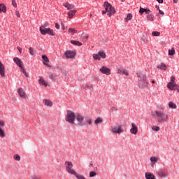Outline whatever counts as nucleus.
<instances>
[{
	"label": "nucleus",
	"instance_id": "f257e3e1",
	"mask_svg": "<svg viewBox=\"0 0 179 179\" xmlns=\"http://www.w3.org/2000/svg\"><path fill=\"white\" fill-rule=\"evenodd\" d=\"M154 117L157 120L158 124H163V122H167L170 115L167 114L164 110H156L153 113Z\"/></svg>",
	"mask_w": 179,
	"mask_h": 179
},
{
	"label": "nucleus",
	"instance_id": "f03ea898",
	"mask_svg": "<svg viewBox=\"0 0 179 179\" xmlns=\"http://www.w3.org/2000/svg\"><path fill=\"white\" fill-rule=\"evenodd\" d=\"M138 78V86L141 87V89H145L148 87V78L146 76L142 73H137Z\"/></svg>",
	"mask_w": 179,
	"mask_h": 179
},
{
	"label": "nucleus",
	"instance_id": "7ed1b4c3",
	"mask_svg": "<svg viewBox=\"0 0 179 179\" xmlns=\"http://www.w3.org/2000/svg\"><path fill=\"white\" fill-rule=\"evenodd\" d=\"M103 6L105 8V10L108 12V16H113V15L115 13V8L108 1L104 2Z\"/></svg>",
	"mask_w": 179,
	"mask_h": 179
},
{
	"label": "nucleus",
	"instance_id": "20e7f679",
	"mask_svg": "<svg viewBox=\"0 0 179 179\" xmlns=\"http://www.w3.org/2000/svg\"><path fill=\"white\" fill-rule=\"evenodd\" d=\"M44 27H45V25L40 27L39 30L41 31V34H42L43 36H45V34H49V36H55V33L54 30L50 28H44Z\"/></svg>",
	"mask_w": 179,
	"mask_h": 179
},
{
	"label": "nucleus",
	"instance_id": "39448f33",
	"mask_svg": "<svg viewBox=\"0 0 179 179\" xmlns=\"http://www.w3.org/2000/svg\"><path fill=\"white\" fill-rule=\"evenodd\" d=\"M176 78L174 76L171 77V82L168 83L167 87L170 90H177L179 92L178 85L176 83Z\"/></svg>",
	"mask_w": 179,
	"mask_h": 179
},
{
	"label": "nucleus",
	"instance_id": "423d86ee",
	"mask_svg": "<svg viewBox=\"0 0 179 179\" xmlns=\"http://www.w3.org/2000/svg\"><path fill=\"white\" fill-rule=\"evenodd\" d=\"M13 61H14V62H15L17 66H19V68H20L22 72L27 78V76H29L27 75L26 70H24V68H23V62L22 60H20V59H19L18 57H14Z\"/></svg>",
	"mask_w": 179,
	"mask_h": 179
},
{
	"label": "nucleus",
	"instance_id": "0eeeda50",
	"mask_svg": "<svg viewBox=\"0 0 179 179\" xmlns=\"http://www.w3.org/2000/svg\"><path fill=\"white\" fill-rule=\"evenodd\" d=\"M66 121L70 124H75V113L73 112L69 111L67 113L66 117Z\"/></svg>",
	"mask_w": 179,
	"mask_h": 179
},
{
	"label": "nucleus",
	"instance_id": "6e6552de",
	"mask_svg": "<svg viewBox=\"0 0 179 179\" xmlns=\"http://www.w3.org/2000/svg\"><path fill=\"white\" fill-rule=\"evenodd\" d=\"M66 164V170L69 174H71L72 176L76 172L75 170L72 169V167H73V164L72 162L66 161L65 162Z\"/></svg>",
	"mask_w": 179,
	"mask_h": 179
},
{
	"label": "nucleus",
	"instance_id": "1a4fd4ad",
	"mask_svg": "<svg viewBox=\"0 0 179 179\" xmlns=\"http://www.w3.org/2000/svg\"><path fill=\"white\" fill-rule=\"evenodd\" d=\"M106 55L103 51H99L97 52V54L93 55V58H94V59H95V61H97V59L99 61H100V59H101V58H102V59H106Z\"/></svg>",
	"mask_w": 179,
	"mask_h": 179
},
{
	"label": "nucleus",
	"instance_id": "9d476101",
	"mask_svg": "<svg viewBox=\"0 0 179 179\" xmlns=\"http://www.w3.org/2000/svg\"><path fill=\"white\" fill-rule=\"evenodd\" d=\"M111 131L113 134H117L120 135V134H122V132H124V129L121 124H119L112 127Z\"/></svg>",
	"mask_w": 179,
	"mask_h": 179
},
{
	"label": "nucleus",
	"instance_id": "9b49d317",
	"mask_svg": "<svg viewBox=\"0 0 179 179\" xmlns=\"http://www.w3.org/2000/svg\"><path fill=\"white\" fill-rule=\"evenodd\" d=\"M76 118L78 122V125H80V127H85L86 125L85 120L83 119V116L81 115H76Z\"/></svg>",
	"mask_w": 179,
	"mask_h": 179
},
{
	"label": "nucleus",
	"instance_id": "f8f14e48",
	"mask_svg": "<svg viewBox=\"0 0 179 179\" xmlns=\"http://www.w3.org/2000/svg\"><path fill=\"white\" fill-rule=\"evenodd\" d=\"M64 55H65L66 58H74L75 55H76V52H75V51H72V50H66L64 52Z\"/></svg>",
	"mask_w": 179,
	"mask_h": 179
},
{
	"label": "nucleus",
	"instance_id": "ddd939ff",
	"mask_svg": "<svg viewBox=\"0 0 179 179\" xmlns=\"http://www.w3.org/2000/svg\"><path fill=\"white\" fill-rule=\"evenodd\" d=\"M100 72H101V73H103V75H111V70L106 66H102L100 69H99Z\"/></svg>",
	"mask_w": 179,
	"mask_h": 179
},
{
	"label": "nucleus",
	"instance_id": "4468645a",
	"mask_svg": "<svg viewBox=\"0 0 179 179\" xmlns=\"http://www.w3.org/2000/svg\"><path fill=\"white\" fill-rule=\"evenodd\" d=\"M132 128L130 129L131 134L133 135H136L138 134V127L135 125V123H131Z\"/></svg>",
	"mask_w": 179,
	"mask_h": 179
},
{
	"label": "nucleus",
	"instance_id": "2eb2a0df",
	"mask_svg": "<svg viewBox=\"0 0 179 179\" xmlns=\"http://www.w3.org/2000/svg\"><path fill=\"white\" fill-rule=\"evenodd\" d=\"M159 177H167L168 176V172L166 169H162L160 170L158 173H157Z\"/></svg>",
	"mask_w": 179,
	"mask_h": 179
},
{
	"label": "nucleus",
	"instance_id": "dca6fc26",
	"mask_svg": "<svg viewBox=\"0 0 179 179\" xmlns=\"http://www.w3.org/2000/svg\"><path fill=\"white\" fill-rule=\"evenodd\" d=\"M0 75L1 78H5V66L0 62Z\"/></svg>",
	"mask_w": 179,
	"mask_h": 179
},
{
	"label": "nucleus",
	"instance_id": "f3484780",
	"mask_svg": "<svg viewBox=\"0 0 179 179\" xmlns=\"http://www.w3.org/2000/svg\"><path fill=\"white\" fill-rule=\"evenodd\" d=\"M17 92L20 97H22V99H26V93L24 92V91H23L22 88H19L17 90Z\"/></svg>",
	"mask_w": 179,
	"mask_h": 179
},
{
	"label": "nucleus",
	"instance_id": "a211bd4d",
	"mask_svg": "<svg viewBox=\"0 0 179 179\" xmlns=\"http://www.w3.org/2000/svg\"><path fill=\"white\" fill-rule=\"evenodd\" d=\"M38 83L41 85V86H44V87H47V83H45V80H44V78L43 77H41L38 80Z\"/></svg>",
	"mask_w": 179,
	"mask_h": 179
},
{
	"label": "nucleus",
	"instance_id": "6ab92c4d",
	"mask_svg": "<svg viewBox=\"0 0 179 179\" xmlns=\"http://www.w3.org/2000/svg\"><path fill=\"white\" fill-rule=\"evenodd\" d=\"M63 6H64V8H66V9H68V10H69L71 9H73V8H75V6H73V4L69 3H64Z\"/></svg>",
	"mask_w": 179,
	"mask_h": 179
},
{
	"label": "nucleus",
	"instance_id": "aec40b11",
	"mask_svg": "<svg viewBox=\"0 0 179 179\" xmlns=\"http://www.w3.org/2000/svg\"><path fill=\"white\" fill-rule=\"evenodd\" d=\"M85 123H86V125H93V122H92V118H90V117L89 116L85 117Z\"/></svg>",
	"mask_w": 179,
	"mask_h": 179
},
{
	"label": "nucleus",
	"instance_id": "412c9836",
	"mask_svg": "<svg viewBox=\"0 0 179 179\" xmlns=\"http://www.w3.org/2000/svg\"><path fill=\"white\" fill-rule=\"evenodd\" d=\"M3 12V13H6V6L3 3H0V13Z\"/></svg>",
	"mask_w": 179,
	"mask_h": 179
},
{
	"label": "nucleus",
	"instance_id": "4be33fe9",
	"mask_svg": "<svg viewBox=\"0 0 179 179\" xmlns=\"http://www.w3.org/2000/svg\"><path fill=\"white\" fill-rule=\"evenodd\" d=\"M118 73L121 74V73H124V75H126V76H128L129 74L128 73V71L122 68H119L118 69Z\"/></svg>",
	"mask_w": 179,
	"mask_h": 179
},
{
	"label": "nucleus",
	"instance_id": "5701e85b",
	"mask_svg": "<svg viewBox=\"0 0 179 179\" xmlns=\"http://www.w3.org/2000/svg\"><path fill=\"white\" fill-rule=\"evenodd\" d=\"M82 89H87L88 90H93V86L87 84H83L81 85Z\"/></svg>",
	"mask_w": 179,
	"mask_h": 179
},
{
	"label": "nucleus",
	"instance_id": "b1692460",
	"mask_svg": "<svg viewBox=\"0 0 179 179\" xmlns=\"http://www.w3.org/2000/svg\"><path fill=\"white\" fill-rule=\"evenodd\" d=\"M76 13V10H71L68 13V15L69 19H72V17H73V16H75Z\"/></svg>",
	"mask_w": 179,
	"mask_h": 179
},
{
	"label": "nucleus",
	"instance_id": "393cba45",
	"mask_svg": "<svg viewBox=\"0 0 179 179\" xmlns=\"http://www.w3.org/2000/svg\"><path fill=\"white\" fill-rule=\"evenodd\" d=\"M43 103L45 106H47L48 107H52V101L48 100V99H45L43 101Z\"/></svg>",
	"mask_w": 179,
	"mask_h": 179
},
{
	"label": "nucleus",
	"instance_id": "a878e982",
	"mask_svg": "<svg viewBox=\"0 0 179 179\" xmlns=\"http://www.w3.org/2000/svg\"><path fill=\"white\" fill-rule=\"evenodd\" d=\"M158 69H162L163 71H166L167 69V66L164 64V63H161L160 65L157 66Z\"/></svg>",
	"mask_w": 179,
	"mask_h": 179
},
{
	"label": "nucleus",
	"instance_id": "bb28decb",
	"mask_svg": "<svg viewBox=\"0 0 179 179\" xmlns=\"http://www.w3.org/2000/svg\"><path fill=\"white\" fill-rule=\"evenodd\" d=\"M158 160H159V158L157 157H150V162H151V163H152V164L157 163Z\"/></svg>",
	"mask_w": 179,
	"mask_h": 179
},
{
	"label": "nucleus",
	"instance_id": "cd10ccee",
	"mask_svg": "<svg viewBox=\"0 0 179 179\" xmlns=\"http://www.w3.org/2000/svg\"><path fill=\"white\" fill-rule=\"evenodd\" d=\"M73 176H75V177L77 178V179H86V178H85V176L78 173H75Z\"/></svg>",
	"mask_w": 179,
	"mask_h": 179
},
{
	"label": "nucleus",
	"instance_id": "c85d7f7f",
	"mask_svg": "<svg viewBox=\"0 0 179 179\" xmlns=\"http://www.w3.org/2000/svg\"><path fill=\"white\" fill-rule=\"evenodd\" d=\"M71 44H73V45H78V47H80L82 45V43L79 41H71Z\"/></svg>",
	"mask_w": 179,
	"mask_h": 179
},
{
	"label": "nucleus",
	"instance_id": "c756f323",
	"mask_svg": "<svg viewBox=\"0 0 179 179\" xmlns=\"http://www.w3.org/2000/svg\"><path fill=\"white\" fill-rule=\"evenodd\" d=\"M169 108L176 109V108H177V105H176V103H174L173 101H170L169 103Z\"/></svg>",
	"mask_w": 179,
	"mask_h": 179
},
{
	"label": "nucleus",
	"instance_id": "7c9ffc66",
	"mask_svg": "<svg viewBox=\"0 0 179 179\" xmlns=\"http://www.w3.org/2000/svg\"><path fill=\"white\" fill-rule=\"evenodd\" d=\"M49 78L52 79V80H57V76L55 74L50 73Z\"/></svg>",
	"mask_w": 179,
	"mask_h": 179
},
{
	"label": "nucleus",
	"instance_id": "2f4dec72",
	"mask_svg": "<svg viewBox=\"0 0 179 179\" xmlns=\"http://www.w3.org/2000/svg\"><path fill=\"white\" fill-rule=\"evenodd\" d=\"M94 122L96 125H97V124H100V122H103V119L101 117H98L95 120Z\"/></svg>",
	"mask_w": 179,
	"mask_h": 179
},
{
	"label": "nucleus",
	"instance_id": "473e14b6",
	"mask_svg": "<svg viewBox=\"0 0 179 179\" xmlns=\"http://www.w3.org/2000/svg\"><path fill=\"white\" fill-rule=\"evenodd\" d=\"M174 54H176V50L173 48L169 50V55L173 56Z\"/></svg>",
	"mask_w": 179,
	"mask_h": 179
},
{
	"label": "nucleus",
	"instance_id": "72a5a7b5",
	"mask_svg": "<svg viewBox=\"0 0 179 179\" xmlns=\"http://www.w3.org/2000/svg\"><path fill=\"white\" fill-rule=\"evenodd\" d=\"M153 15L152 14H149L148 15H147V19L148 20H150V22H153Z\"/></svg>",
	"mask_w": 179,
	"mask_h": 179
},
{
	"label": "nucleus",
	"instance_id": "f704fd0d",
	"mask_svg": "<svg viewBox=\"0 0 179 179\" xmlns=\"http://www.w3.org/2000/svg\"><path fill=\"white\" fill-rule=\"evenodd\" d=\"M96 176H97V173H96L95 171L90 172V177L91 178H93V177H96Z\"/></svg>",
	"mask_w": 179,
	"mask_h": 179
},
{
	"label": "nucleus",
	"instance_id": "c9c22d12",
	"mask_svg": "<svg viewBox=\"0 0 179 179\" xmlns=\"http://www.w3.org/2000/svg\"><path fill=\"white\" fill-rule=\"evenodd\" d=\"M42 59H43L45 62H50V59H48V57L45 55H42Z\"/></svg>",
	"mask_w": 179,
	"mask_h": 179
},
{
	"label": "nucleus",
	"instance_id": "e433bc0d",
	"mask_svg": "<svg viewBox=\"0 0 179 179\" xmlns=\"http://www.w3.org/2000/svg\"><path fill=\"white\" fill-rule=\"evenodd\" d=\"M0 136L5 138V131L0 127Z\"/></svg>",
	"mask_w": 179,
	"mask_h": 179
},
{
	"label": "nucleus",
	"instance_id": "4c0bfd02",
	"mask_svg": "<svg viewBox=\"0 0 179 179\" xmlns=\"http://www.w3.org/2000/svg\"><path fill=\"white\" fill-rule=\"evenodd\" d=\"M69 33H73V34H75V33H78V31L73 28H70L69 29Z\"/></svg>",
	"mask_w": 179,
	"mask_h": 179
},
{
	"label": "nucleus",
	"instance_id": "58836bf2",
	"mask_svg": "<svg viewBox=\"0 0 179 179\" xmlns=\"http://www.w3.org/2000/svg\"><path fill=\"white\" fill-rule=\"evenodd\" d=\"M152 36H153V37H158V36H160V32L154 31L152 33Z\"/></svg>",
	"mask_w": 179,
	"mask_h": 179
},
{
	"label": "nucleus",
	"instance_id": "ea45409f",
	"mask_svg": "<svg viewBox=\"0 0 179 179\" xmlns=\"http://www.w3.org/2000/svg\"><path fill=\"white\" fill-rule=\"evenodd\" d=\"M14 160H16L17 162H20V156H19L17 154L15 155Z\"/></svg>",
	"mask_w": 179,
	"mask_h": 179
},
{
	"label": "nucleus",
	"instance_id": "a19ab883",
	"mask_svg": "<svg viewBox=\"0 0 179 179\" xmlns=\"http://www.w3.org/2000/svg\"><path fill=\"white\" fill-rule=\"evenodd\" d=\"M132 19V14L131 13H129L126 17V20L127 22H128V20H131Z\"/></svg>",
	"mask_w": 179,
	"mask_h": 179
},
{
	"label": "nucleus",
	"instance_id": "79ce46f5",
	"mask_svg": "<svg viewBox=\"0 0 179 179\" xmlns=\"http://www.w3.org/2000/svg\"><path fill=\"white\" fill-rule=\"evenodd\" d=\"M29 52L31 55H34V49H33V48L30 47L29 48Z\"/></svg>",
	"mask_w": 179,
	"mask_h": 179
},
{
	"label": "nucleus",
	"instance_id": "37998d69",
	"mask_svg": "<svg viewBox=\"0 0 179 179\" xmlns=\"http://www.w3.org/2000/svg\"><path fill=\"white\" fill-rule=\"evenodd\" d=\"M152 131H160V127L158 126L152 127Z\"/></svg>",
	"mask_w": 179,
	"mask_h": 179
},
{
	"label": "nucleus",
	"instance_id": "c03bdc74",
	"mask_svg": "<svg viewBox=\"0 0 179 179\" xmlns=\"http://www.w3.org/2000/svg\"><path fill=\"white\" fill-rule=\"evenodd\" d=\"M139 13H140L141 15H143V13H145V8L141 7V8H140V10H139Z\"/></svg>",
	"mask_w": 179,
	"mask_h": 179
},
{
	"label": "nucleus",
	"instance_id": "a18cd8bd",
	"mask_svg": "<svg viewBox=\"0 0 179 179\" xmlns=\"http://www.w3.org/2000/svg\"><path fill=\"white\" fill-rule=\"evenodd\" d=\"M150 10L148 8H144V13H146V15H149L150 13Z\"/></svg>",
	"mask_w": 179,
	"mask_h": 179
},
{
	"label": "nucleus",
	"instance_id": "49530a36",
	"mask_svg": "<svg viewBox=\"0 0 179 179\" xmlns=\"http://www.w3.org/2000/svg\"><path fill=\"white\" fill-rule=\"evenodd\" d=\"M12 5L14 6V8H16L17 5L16 4V1L15 0H12Z\"/></svg>",
	"mask_w": 179,
	"mask_h": 179
},
{
	"label": "nucleus",
	"instance_id": "de8ad7c7",
	"mask_svg": "<svg viewBox=\"0 0 179 179\" xmlns=\"http://www.w3.org/2000/svg\"><path fill=\"white\" fill-rule=\"evenodd\" d=\"M15 15H16L17 17H20V14L19 13L18 10L15 11Z\"/></svg>",
	"mask_w": 179,
	"mask_h": 179
},
{
	"label": "nucleus",
	"instance_id": "09e8293b",
	"mask_svg": "<svg viewBox=\"0 0 179 179\" xmlns=\"http://www.w3.org/2000/svg\"><path fill=\"white\" fill-rule=\"evenodd\" d=\"M117 110H118V108H115L114 106L110 108L111 111H117Z\"/></svg>",
	"mask_w": 179,
	"mask_h": 179
},
{
	"label": "nucleus",
	"instance_id": "8fccbe9b",
	"mask_svg": "<svg viewBox=\"0 0 179 179\" xmlns=\"http://www.w3.org/2000/svg\"><path fill=\"white\" fill-rule=\"evenodd\" d=\"M17 50H18L20 54H22V48L17 47Z\"/></svg>",
	"mask_w": 179,
	"mask_h": 179
},
{
	"label": "nucleus",
	"instance_id": "3c124183",
	"mask_svg": "<svg viewBox=\"0 0 179 179\" xmlns=\"http://www.w3.org/2000/svg\"><path fill=\"white\" fill-rule=\"evenodd\" d=\"M5 125V122L3 121H0V127H3Z\"/></svg>",
	"mask_w": 179,
	"mask_h": 179
},
{
	"label": "nucleus",
	"instance_id": "603ef678",
	"mask_svg": "<svg viewBox=\"0 0 179 179\" xmlns=\"http://www.w3.org/2000/svg\"><path fill=\"white\" fill-rule=\"evenodd\" d=\"M55 29H59V24H58V23H55Z\"/></svg>",
	"mask_w": 179,
	"mask_h": 179
},
{
	"label": "nucleus",
	"instance_id": "864d4df0",
	"mask_svg": "<svg viewBox=\"0 0 179 179\" xmlns=\"http://www.w3.org/2000/svg\"><path fill=\"white\" fill-rule=\"evenodd\" d=\"M157 2L159 3H163L164 1L163 0H157Z\"/></svg>",
	"mask_w": 179,
	"mask_h": 179
},
{
	"label": "nucleus",
	"instance_id": "5fc2aeb1",
	"mask_svg": "<svg viewBox=\"0 0 179 179\" xmlns=\"http://www.w3.org/2000/svg\"><path fill=\"white\" fill-rule=\"evenodd\" d=\"M160 15H164V12H163L162 10H158Z\"/></svg>",
	"mask_w": 179,
	"mask_h": 179
},
{
	"label": "nucleus",
	"instance_id": "6e6d98bb",
	"mask_svg": "<svg viewBox=\"0 0 179 179\" xmlns=\"http://www.w3.org/2000/svg\"><path fill=\"white\" fill-rule=\"evenodd\" d=\"M155 8H156V9H157V10H160V7H159V6H155Z\"/></svg>",
	"mask_w": 179,
	"mask_h": 179
},
{
	"label": "nucleus",
	"instance_id": "4d7b16f0",
	"mask_svg": "<svg viewBox=\"0 0 179 179\" xmlns=\"http://www.w3.org/2000/svg\"><path fill=\"white\" fill-rule=\"evenodd\" d=\"M106 13H107L106 10H102V15H106Z\"/></svg>",
	"mask_w": 179,
	"mask_h": 179
},
{
	"label": "nucleus",
	"instance_id": "13d9d810",
	"mask_svg": "<svg viewBox=\"0 0 179 179\" xmlns=\"http://www.w3.org/2000/svg\"><path fill=\"white\" fill-rule=\"evenodd\" d=\"M93 166V162H90V167H92Z\"/></svg>",
	"mask_w": 179,
	"mask_h": 179
},
{
	"label": "nucleus",
	"instance_id": "bf43d9fd",
	"mask_svg": "<svg viewBox=\"0 0 179 179\" xmlns=\"http://www.w3.org/2000/svg\"><path fill=\"white\" fill-rule=\"evenodd\" d=\"M40 178V177H38V176H35V177H34L32 179H39Z\"/></svg>",
	"mask_w": 179,
	"mask_h": 179
},
{
	"label": "nucleus",
	"instance_id": "052dcab7",
	"mask_svg": "<svg viewBox=\"0 0 179 179\" xmlns=\"http://www.w3.org/2000/svg\"><path fill=\"white\" fill-rule=\"evenodd\" d=\"M177 2H178V0H173L174 3H177Z\"/></svg>",
	"mask_w": 179,
	"mask_h": 179
},
{
	"label": "nucleus",
	"instance_id": "680f3d73",
	"mask_svg": "<svg viewBox=\"0 0 179 179\" xmlns=\"http://www.w3.org/2000/svg\"><path fill=\"white\" fill-rule=\"evenodd\" d=\"M94 171H97V167L96 166L94 168Z\"/></svg>",
	"mask_w": 179,
	"mask_h": 179
},
{
	"label": "nucleus",
	"instance_id": "e2e57ef3",
	"mask_svg": "<svg viewBox=\"0 0 179 179\" xmlns=\"http://www.w3.org/2000/svg\"><path fill=\"white\" fill-rule=\"evenodd\" d=\"M152 83H156V81L152 80Z\"/></svg>",
	"mask_w": 179,
	"mask_h": 179
},
{
	"label": "nucleus",
	"instance_id": "0e129e2a",
	"mask_svg": "<svg viewBox=\"0 0 179 179\" xmlns=\"http://www.w3.org/2000/svg\"><path fill=\"white\" fill-rule=\"evenodd\" d=\"M84 37H85V38H87L88 36H84Z\"/></svg>",
	"mask_w": 179,
	"mask_h": 179
},
{
	"label": "nucleus",
	"instance_id": "69168bd1",
	"mask_svg": "<svg viewBox=\"0 0 179 179\" xmlns=\"http://www.w3.org/2000/svg\"><path fill=\"white\" fill-rule=\"evenodd\" d=\"M122 1V2H125V0H121Z\"/></svg>",
	"mask_w": 179,
	"mask_h": 179
},
{
	"label": "nucleus",
	"instance_id": "338daca9",
	"mask_svg": "<svg viewBox=\"0 0 179 179\" xmlns=\"http://www.w3.org/2000/svg\"><path fill=\"white\" fill-rule=\"evenodd\" d=\"M62 29H63V30H65V27H63V28H62Z\"/></svg>",
	"mask_w": 179,
	"mask_h": 179
},
{
	"label": "nucleus",
	"instance_id": "774afa93",
	"mask_svg": "<svg viewBox=\"0 0 179 179\" xmlns=\"http://www.w3.org/2000/svg\"><path fill=\"white\" fill-rule=\"evenodd\" d=\"M92 14H90V17H92Z\"/></svg>",
	"mask_w": 179,
	"mask_h": 179
}]
</instances>
